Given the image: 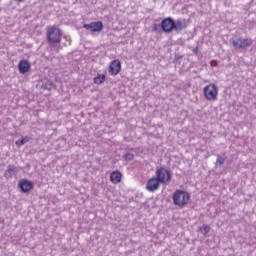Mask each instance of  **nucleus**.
Returning <instances> with one entry per match:
<instances>
[{
	"label": "nucleus",
	"instance_id": "obj_1",
	"mask_svg": "<svg viewBox=\"0 0 256 256\" xmlns=\"http://www.w3.org/2000/svg\"><path fill=\"white\" fill-rule=\"evenodd\" d=\"M161 29L164 33H181V31L187 29V22L185 20H174L171 17L164 18L161 21Z\"/></svg>",
	"mask_w": 256,
	"mask_h": 256
},
{
	"label": "nucleus",
	"instance_id": "obj_2",
	"mask_svg": "<svg viewBox=\"0 0 256 256\" xmlns=\"http://www.w3.org/2000/svg\"><path fill=\"white\" fill-rule=\"evenodd\" d=\"M46 37L48 43H50L51 45H55L57 43H61V37H63V32L59 27L51 26L46 32Z\"/></svg>",
	"mask_w": 256,
	"mask_h": 256
},
{
	"label": "nucleus",
	"instance_id": "obj_3",
	"mask_svg": "<svg viewBox=\"0 0 256 256\" xmlns=\"http://www.w3.org/2000/svg\"><path fill=\"white\" fill-rule=\"evenodd\" d=\"M174 205L178 207H185L187 203H189V199H191V195L188 192L183 190H176L172 196Z\"/></svg>",
	"mask_w": 256,
	"mask_h": 256
},
{
	"label": "nucleus",
	"instance_id": "obj_4",
	"mask_svg": "<svg viewBox=\"0 0 256 256\" xmlns=\"http://www.w3.org/2000/svg\"><path fill=\"white\" fill-rule=\"evenodd\" d=\"M172 177L173 174L171 173V171L163 167L156 170L155 178L159 181L161 185H167V183H171Z\"/></svg>",
	"mask_w": 256,
	"mask_h": 256
},
{
	"label": "nucleus",
	"instance_id": "obj_5",
	"mask_svg": "<svg viewBox=\"0 0 256 256\" xmlns=\"http://www.w3.org/2000/svg\"><path fill=\"white\" fill-rule=\"evenodd\" d=\"M204 97L207 101H217V95L219 93V88L215 84H210L204 87Z\"/></svg>",
	"mask_w": 256,
	"mask_h": 256
},
{
	"label": "nucleus",
	"instance_id": "obj_6",
	"mask_svg": "<svg viewBox=\"0 0 256 256\" xmlns=\"http://www.w3.org/2000/svg\"><path fill=\"white\" fill-rule=\"evenodd\" d=\"M232 45L236 50L247 49L253 45V40L251 38H238L232 40Z\"/></svg>",
	"mask_w": 256,
	"mask_h": 256
},
{
	"label": "nucleus",
	"instance_id": "obj_7",
	"mask_svg": "<svg viewBox=\"0 0 256 256\" xmlns=\"http://www.w3.org/2000/svg\"><path fill=\"white\" fill-rule=\"evenodd\" d=\"M18 187L21 193H29L35 187V184L31 180L22 179L19 181Z\"/></svg>",
	"mask_w": 256,
	"mask_h": 256
},
{
	"label": "nucleus",
	"instance_id": "obj_8",
	"mask_svg": "<svg viewBox=\"0 0 256 256\" xmlns=\"http://www.w3.org/2000/svg\"><path fill=\"white\" fill-rule=\"evenodd\" d=\"M83 29H86L87 31H91L92 33L103 31V22L97 21V22H92L90 24H84Z\"/></svg>",
	"mask_w": 256,
	"mask_h": 256
},
{
	"label": "nucleus",
	"instance_id": "obj_9",
	"mask_svg": "<svg viewBox=\"0 0 256 256\" xmlns=\"http://www.w3.org/2000/svg\"><path fill=\"white\" fill-rule=\"evenodd\" d=\"M160 185L159 181L155 177H152L146 183V190L150 193H155V191L159 189Z\"/></svg>",
	"mask_w": 256,
	"mask_h": 256
},
{
	"label": "nucleus",
	"instance_id": "obj_10",
	"mask_svg": "<svg viewBox=\"0 0 256 256\" xmlns=\"http://www.w3.org/2000/svg\"><path fill=\"white\" fill-rule=\"evenodd\" d=\"M121 72V61L119 60H114L110 63L108 73L110 75H119Z\"/></svg>",
	"mask_w": 256,
	"mask_h": 256
},
{
	"label": "nucleus",
	"instance_id": "obj_11",
	"mask_svg": "<svg viewBox=\"0 0 256 256\" xmlns=\"http://www.w3.org/2000/svg\"><path fill=\"white\" fill-rule=\"evenodd\" d=\"M31 70V63H29V60H21L18 64V71L22 75H25V73H29Z\"/></svg>",
	"mask_w": 256,
	"mask_h": 256
},
{
	"label": "nucleus",
	"instance_id": "obj_12",
	"mask_svg": "<svg viewBox=\"0 0 256 256\" xmlns=\"http://www.w3.org/2000/svg\"><path fill=\"white\" fill-rule=\"evenodd\" d=\"M14 173H19V169H17V166L15 165H9L4 173L5 179H11Z\"/></svg>",
	"mask_w": 256,
	"mask_h": 256
},
{
	"label": "nucleus",
	"instance_id": "obj_13",
	"mask_svg": "<svg viewBox=\"0 0 256 256\" xmlns=\"http://www.w3.org/2000/svg\"><path fill=\"white\" fill-rule=\"evenodd\" d=\"M121 177H122V174L121 172L119 171H113L111 174H110V181L112 183H121Z\"/></svg>",
	"mask_w": 256,
	"mask_h": 256
},
{
	"label": "nucleus",
	"instance_id": "obj_14",
	"mask_svg": "<svg viewBox=\"0 0 256 256\" xmlns=\"http://www.w3.org/2000/svg\"><path fill=\"white\" fill-rule=\"evenodd\" d=\"M94 83L96 85H102V83H105V75H98L97 77L94 78Z\"/></svg>",
	"mask_w": 256,
	"mask_h": 256
},
{
	"label": "nucleus",
	"instance_id": "obj_15",
	"mask_svg": "<svg viewBox=\"0 0 256 256\" xmlns=\"http://www.w3.org/2000/svg\"><path fill=\"white\" fill-rule=\"evenodd\" d=\"M223 163H225V158H223V156L221 155H217V160L215 163V167H221L223 165Z\"/></svg>",
	"mask_w": 256,
	"mask_h": 256
},
{
	"label": "nucleus",
	"instance_id": "obj_16",
	"mask_svg": "<svg viewBox=\"0 0 256 256\" xmlns=\"http://www.w3.org/2000/svg\"><path fill=\"white\" fill-rule=\"evenodd\" d=\"M124 161H133L135 159V154L128 152L123 156Z\"/></svg>",
	"mask_w": 256,
	"mask_h": 256
},
{
	"label": "nucleus",
	"instance_id": "obj_17",
	"mask_svg": "<svg viewBox=\"0 0 256 256\" xmlns=\"http://www.w3.org/2000/svg\"><path fill=\"white\" fill-rule=\"evenodd\" d=\"M25 143H29V137H25L16 141V145H18V147H21V145H25Z\"/></svg>",
	"mask_w": 256,
	"mask_h": 256
},
{
	"label": "nucleus",
	"instance_id": "obj_18",
	"mask_svg": "<svg viewBox=\"0 0 256 256\" xmlns=\"http://www.w3.org/2000/svg\"><path fill=\"white\" fill-rule=\"evenodd\" d=\"M209 231H211V227L207 226L206 224H204L200 228V232L203 233V235H207V233H209Z\"/></svg>",
	"mask_w": 256,
	"mask_h": 256
},
{
	"label": "nucleus",
	"instance_id": "obj_19",
	"mask_svg": "<svg viewBox=\"0 0 256 256\" xmlns=\"http://www.w3.org/2000/svg\"><path fill=\"white\" fill-rule=\"evenodd\" d=\"M161 24H154L152 31L156 32V33H161Z\"/></svg>",
	"mask_w": 256,
	"mask_h": 256
},
{
	"label": "nucleus",
	"instance_id": "obj_20",
	"mask_svg": "<svg viewBox=\"0 0 256 256\" xmlns=\"http://www.w3.org/2000/svg\"><path fill=\"white\" fill-rule=\"evenodd\" d=\"M64 39L68 41V45H71V37L65 36Z\"/></svg>",
	"mask_w": 256,
	"mask_h": 256
},
{
	"label": "nucleus",
	"instance_id": "obj_21",
	"mask_svg": "<svg viewBox=\"0 0 256 256\" xmlns=\"http://www.w3.org/2000/svg\"><path fill=\"white\" fill-rule=\"evenodd\" d=\"M197 51H199L198 48H194V49H193V53H197Z\"/></svg>",
	"mask_w": 256,
	"mask_h": 256
},
{
	"label": "nucleus",
	"instance_id": "obj_22",
	"mask_svg": "<svg viewBox=\"0 0 256 256\" xmlns=\"http://www.w3.org/2000/svg\"><path fill=\"white\" fill-rule=\"evenodd\" d=\"M14 1H18V3H23V1L25 0H14Z\"/></svg>",
	"mask_w": 256,
	"mask_h": 256
}]
</instances>
